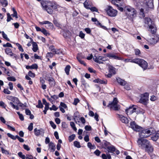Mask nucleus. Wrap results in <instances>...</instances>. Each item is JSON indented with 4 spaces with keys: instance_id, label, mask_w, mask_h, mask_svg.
Wrapping results in <instances>:
<instances>
[{
    "instance_id": "obj_1",
    "label": "nucleus",
    "mask_w": 159,
    "mask_h": 159,
    "mask_svg": "<svg viewBox=\"0 0 159 159\" xmlns=\"http://www.w3.org/2000/svg\"><path fill=\"white\" fill-rule=\"evenodd\" d=\"M41 4L43 10L46 11L50 14H52L53 12L52 8L55 10L58 6L55 2L44 1L41 2Z\"/></svg>"
},
{
    "instance_id": "obj_2",
    "label": "nucleus",
    "mask_w": 159,
    "mask_h": 159,
    "mask_svg": "<svg viewBox=\"0 0 159 159\" xmlns=\"http://www.w3.org/2000/svg\"><path fill=\"white\" fill-rule=\"evenodd\" d=\"M137 143L139 147L142 149H145L149 153L153 152V148L148 140L141 138L138 140Z\"/></svg>"
},
{
    "instance_id": "obj_3",
    "label": "nucleus",
    "mask_w": 159,
    "mask_h": 159,
    "mask_svg": "<svg viewBox=\"0 0 159 159\" xmlns=\"http://www.w3.org/2000/svg\"><path fill=\"white\" fill-rule=\"evenodd\" d=\"M155 129L153 128L144 129L142 130L139 133V135L141 138H147L152 134L155 132Z\"/></svg>"
},
{
    "instance_id": "obj_4",
    "label": "nucleus",
    "mask_w": 159,
    "mask_h": 159,
    "mask_svg": "<svg viewBox=\"0 0 159 159\" xmlns=\"http://www.w3.org/2000/svg\"><path fill=\"white\" fill-rule=\"evenodd\" d=\"M144 23L148 25L149 27V30L152 34L156 33L157 31V28L155 24L153 23L152 21L150 18L145 17L144 19Z\"/></svg>"
},
{
    "instance_id": "obj_5",
    "label": "nucleus",
    "mask_w": 159,
    "mask_h": 159,
    "mask_svg": "<svg viewBox=\"0 0 159 159\" xmlns=\"http://www.w3.org/2000/svg\"><path fill=\"white\" fill-rule=\"evenodd\" d=\"M128 18L132 20L136 16V11L133 8L130 7H126L125 8Z\"/></svg>"
},
{
    "instance_id": "obj_6",
    "label": "nucleus",
    "mask_w": 159,
    "mask_h": 159,
    "mask_svg": "<svg viewBox=\"0 0 159 159\" xmlns=\"http://www.w3.org/2000/svg\"><path fill=\"white\" fill-rule=\"evenodd\" d=\"M130 61L138 64L143 70H146L148 68L147 62L143 59L135 58L132 59Z\"/></svg>"
},
{
    "instance_id": "obj_7",
    "label": "nucleus",
    "mask_w": 159,
    "mask_h": 159,
    "mask_svg": "<svg viewBox=\"0 0 159 159\" xmlns=\"http://www.w3.org/2000/svg\"><path fill=\"white\" fill-rule=\"evenodd\" d=\"M118 101L116 98H114L112 102H110L107 106L110 109H113L115 111H118L120 109V106L118 104Z\"/></svg>"
},
{
    "instance_id": "obj_8",
    "label": "nucleus",
    "mask_w": 159,
    "mask_h": 159,
    "mask_svg": "<svg viewBox=\"0 0 159 159\" xmlns=\"http://www.w3.org/2000/svg\"><path fill=\"white\" fill-rule=\"evenodd\" d=\"M105 10L107 12V15L111 17H115L117 15V11L114 9L111 6H107L105 9Z\"/></svg>"
},
{
    "instance_id": "obj_9",
    "label": "nucleus",
    "mask_w": 159,
    "mask_h": 159,
    "mask_svg": "<svg viewBox=\"0 0 159 159\" xmlns=\"http://www.w3.org/2000/svg\"><path fill=\"white\" fill-rule=\"evenodd\" d=\"M138 108L137 106L132 105L125 110V112L128 115H131L136 111Z\"/></svg>"
},
{
    "instance_id": "obj_10",
    "label": "nucleus",
    "mask_w": 159,
    "mask_h": 159,
    "mask_svg": "<svg viewBox=\"0 0 159 159\" xmlns=\"http://www.w3.org/2000/svg\"><path fill=\"white\" fill-rule=\"evenodd\" d=\"M149 94L148 93L141 94L140 95V98L139 100V102L145 104L148 99Z\"/></svg>"
},
{
    "instance_id": "obj_11",
    "label": "nucleus",
    "mask_w": 159,
    "mask_h": 159,
    "mask_svg": "<svg viewBox=\"0 0 159 159\" xmlns=\"http://www.w3.org/2000/svg\"><path fill=\"white\" fill-rule=\"evenodd\" d=\"M130 127L135 131L139 132L142 129V128L137 125L134 121L130 122Z\"/></svg>"
},
{
    "instance_id": "obj_12",
    "label": "nucleus",
    "mask_w": 159,
    "mask_h": 159,
    "mask_svg": "<svg viewBox=\"0 0 159 159\" xmlns=\"http://www.w3.org/2000/svg\"><path fill=\"white\" fill-rule=\"evenodd\" d=\"M5 52L7 55L11 57H13V58H15L16 60H17L16 55L12 52V50L11 48H6L5 49Z\"/></svg>"
},
{
    "instance_id": "obj_13",
    "label": "nucleus",
    "mask_w": 159,
    "mask_h": 159,
    "mask_svg": "<svg viewBox=\"0 0 159 159\" xmlns=\"http://www.w3.org/2000/svg\"><path fill=\"white\" fill-rule=\"evenodd\" d=\"M105 55L107 57H108L110 58L111 59L118 60H121L122 59L121 57H118L117 56H116L115 54L113 53H107L105 54Z\"/></svg>"
},
{
    "instance_id": "obj_14",
    "label": "nucleus",
    "mask_w": 159,
    "mask_h": 159,
    "mask_svg": "<svg viewBox=\"0 0 159 159\" xmlns=\"http://www.w3.org/2000/svg\"><path fill=\"white\" fill-rule=\"evenodd\" d=\"M34 134L36 136H38L40 135H43L44 134V130L42 129H38L37 128L34 129Z\"/></svg>"
},
{
    "instance_id": "obj_15",
    "label": "nucleus",
    "mask_w": 159,
    "mask_h": 159,
    "mask_svg": "<svg viewBox=\"0 0 159 159\" xmlns=\"http://www.w3.org/2000/svg\"><path fill=\"white\" fill-rule=\"evenodd\" d=\"M111 144L109 142L105 140H103L102 143V148L105 149V150H106Z\"/></svg>"
},
{
    "instance_id": "obj_16",
    "label": "nucleus",
    "mask_w": 159,
    "mask_h": 159,
    "mask_svg": "<svg viewBox=\"0 0 159 159\" xmlns=\"http://www.w3.org/2000/svg\"><path fill=\"white\" fill-rule=\"evenodd\" d=\"M158 38L156 36L149 39L148 42L151 44H154L158 42Z\"/></svg>"
},
{
    "instance_id": "obj_17",
    "label": "nucleus",
    "mask_w": 159,
    "mask_h": 159,
    "mask_svg": "<svg viewBox=\"0 0 159 159\" xmlns=\"http://www.w3.org/2000/svg\"><path fill=\"white\" fill-rule=\"evenodd\" d=\"M119 118L120 120L122 123L125 124H128L129 123V120L128 118L123 115H119Z\"/></svg>"
},
{
    "instance_id": "obj_18",
    "label": "nucleus",
    "mask_w": 159,
    "mask_h": 159,
    "mask_svg": "<svg viewBox=\"0 0 159 159\" xmlns=\"http://www.w3.org/2000/svg\"><path fill=\"white\" fill-rule=\"evenodd\" d=\"M93 82L95 83H100L101 84H106L107 83V80L106 79L102 80L99 79L94 80Z\"/></svg>"
},
{
    "instance_id": "obj_19",
    "label": "nucleus",
    "mask_w": 159,
    "mask_h": 159,
    "mask_svg": "<svg viewBox=\"0 0 159 159\" xmlns=\"http://www.w3.org/2000/svg\"><path fill=\"white\" fill-rule=\"evenodd\" d=\"M49 84L51 87H54L56 83L55 80L52 77H48L47 79Z\"/></svg>"
},
{
    "instance_id": "obj_20",
    "label": "nucleus",
    "mask_w": 159,
    "mask_h": 159,
    "mask_svg": "<svg viewBox=\"0 0 159 159\" xmlns=\"http://www.w3.org/2000/svg\"><path fill=\"white\" fill-rule=\"evenodd\" d=\"M116 151V148L115 147L111 144L107 149L105 151V152H112Z\"/></svg>"
},
{
    "instance_id": "obj_21",
    "label": "nucleus",
    "mask_w": 159,
    "mask_h": 159,
    "mask_svg": "<svg viewBox=\"0 0 159 159\" xmlns=\"http://www.w3.org/2000/svg\"><path fill=\"white\" fill-rule=\"evenodd\" d=\"M121 0H112L111 1V3L116 6L117 7L120 6L121 5Z\"/></svg>"
},
{
    "instance_id": "obj_22",
    "label": "nucleus",
    "mask_w": 159,
    "mask_h": 159,
    "mask_svg": "<svg viewBox=\"0 0 159 159\" xmlns=\"http://www.w3.org/2000/svg\"><path fill=\"white\" fill-rule=\"evenodd\" d=\"M117 82L121 85H125L126 84V82L124 80L121 79L120 78H116Z\"/></svg>"
},
{
    "instance_id": "obj_23",
    "label": "nucleus",
    "mask_w": 159,
    "mask_h": 159,
    "mask_svg": "<svg viewBox=\"0 0 159 159\" xmlns=\"http://www.w3.org/2000/svg\"><path fill=\"white\" fill-rule=\"evenodd\" d=\"M49 147L51 152H54L56 149L55 145L52 142H50L49 143Z\"/></svg>"
},
{
    "instance_id": "obj_24",
    "label": "nucleus",
    "mask_w": 159,
    "mask_h": 159,
    "mask_svg": "<svg viewBox=\"0 0 159 159\" xmlns=\"http://www.w3.org/2000/svg\"><path fill=\"white\" fill-rule=\"evenodd\" d=\"M108 70L110 73H111V74L114 75L116 74L115 68L111 66H109Z\"/></svg>"
},
{
    "instance_id": "obj_25",
    "label": "nucleus",
    "mask_w": 159,
    "mask_h": 159,
    "mask_svg": "<svg viewBox=\"0 0 159 159\" xmlns=\"http://www.w3.org/2000/svg\"><path fill=\"white\" fill-rule=\"evenodd\" d=\"M90 2L89 0H86L84 3V6L86 9H88L90 8L91 5H90Z\"/></svg>"
},
{
    "instance_id": "obj_26",
    "label": "nucleus",
    "mask_w": 159,
    "mask_h": 159,
    "mask_svg": "<svg viewBox=\"0 0 159 159\" xmlns=\"http://www.w3.org/2000/svg\"><path fill=\"white\" fill-rule=\"evenodd\" d=\"M33 48L32 50L34 52H36L38 50V47L37 44L36 42H33L32 43Z\"/></svg>"
},
{
    "instance_id": "obj_27",
    "label": "nucleus",
    "mask_w": 159,
    "mask_h": 159,
    "mask_svg": "<svg viewBox=\"0 0 159 159\" xmlns=\"http://www.w3.org/2000/svg\"><path fill=\"white\" fill-rule=\"evenodd\" d=\"M39 23L41 25L48 24L49 26H53V24L52 23L48 21H43L42 22H40Z\"/></svg>"
},
{
    "instance_id": "obj_28",
    "label": "nucleus",
    "mask_w": 159,
    "mask_h": 159,
    "mask_svg": "<svg viewBox=\"0 0 159 159\" xmlns=\"http://www.w3.org/2000/svg\"><path fill=\"white\" fill-rule=\"evenodd\" d=\"M93 60L97 63H98L99 64H101L103 63V62L101 61H100L99 59V56H94L93 57Z\"/></svg>"
},
{
    "instance_id": "obj_29",
    "label": "nucleus",
    "mask_w": 159,
    "mask_h": 159,
    "mask_svg": "<svg viewBox=\"0 0 159 159\" xmlns=\"http://www.w3.org/2000/svg\"><path fill=\"white\" fill-rule=\"evenodd\" d=\"M147 1V0H146ZM149 1L147 3V5L150 8H153V3L152 0H149Z\"/></svg>"
},
{
    "instance_id": "obj_30",
    "label": "nucleus",
    "mask_w": 159,
    "mask_h": 159,
    "mask_svg": "<svg viewBox=\"0 0 159 159\" xmlns=\"http://www.w3.org/2000/svg\"><path fill=\"white\" fill-rule=\"evenodd\" d=\"M63 36L65 38H66L70 35V32L69 31L67 30H63Z\"/></svg>"
},
{
    "instance_id": "obj_31",
    "label": "nucleus",
    "mask_w": 159,
    "mask_h": 159,
    "mask_svg": "<svg viewBox=\"0 0 159 159\" xmlns=\"http://www.w3.org/2000/svg\"><path fill=\"white\" fill-rule=\"evenodd\" d=\"M11 10L13 11V14H11V15L13 17H15L16 18H18L17 14V11L16 10L15 8L14 7H12L11 8Z\"/></svg>"
},
{
    "instance_id": "obj_32",
    "label": "nucleus",
    "mask_w": 159,
    "mask_h": 159,
    "mask_svg": "<svg viewBox=\"0 0 159 159\" xmlns=\"http://www.w3.org/2000/svg\"><path fill=\"white\" fill-rule=\"evenodd\" d=\"M0 2L3 7H6L8 5L7 1L6 0H0Z\"/></svg>"
},
{
    "instance_id": "obj_33",
    "label": "nucleus",
    "mask_w": 159,
    "mask_h": 159,
    "mask_svg": "<svg viewBox=\"0 0 159 159\" xmlns=\"http://www.w3.org/2000/svg\"><path fill=\"white\" fill-rule=\"evenodd\" d=\"M88 147L90 149H93L96 148V146L94 145H93L90 142H88L87 143Z\"/></svg>"
},
{
    "instance_id": "obj_34",
    "label": "nucleus",
    "mask_w": 159,
    "mask_h": 159,
    "mask_svg": "<svg viewBox=\"0 0 159 159\" xmlns=\"http://www.w3.org/2000/svg\"><path fill=\"white\" fill-rule=\"evenodd\" d=\"M70 68V65H67L65 68V72L67 75H69Z\"/></svg>"
},
{
    "instance_id": "obj_35",
    "label": "nucleus",
    "mask_w": 159,
    "mask_h": 159,
    "mask_svg": "<svg viewBox=\"0 0 159 159\" xmlns=\"http://www.w3.org/2000/svg\"><path fill=\"white\" fill-rule=\"evenodd\" d=\"M36 107L38 108H43V105L40 100H38V104L36 106Z\"/></svg>"
},
{
    "instance_id": "obj_36",
    "label": "nucleus",
    "mask_w": 159,
    "mask_h": 159,
    "mask_svg": "<svg viewBox=\"0 0 159 159\" xmlns=\"http://www.w3.org/2000/svg\"><path fill=\"white\" fill-rule=\"evenodd\" d=\"M12 101V102H14L15 104L18 105L20 101L17 98L14 97Z\"/></svg>"
},
{
    "instance_id": "obj_37",
    "label": "nucleus",
    "mask_w": 159,
    "mask_h": 159,
    "mask_svg": "<svg viewBox=\"0 0 159 159\" xmlns=\"http://www.w3.org/2000/svg\"><path fill=\"white\" fill-rule=\"evenodd\" d=\"M74 145L75 147L77 148H79L81 147L80 142L77 141H75L74 142Z\"/></svg>"
},
{
    "instance_id": "obj_38",
    "label": "nucleus",
    "mask_w": 159,
    "mask_h": 159,
    "mask_svg": "<svg viewBox=\"0 0 159 159\" xmlns=\"http://www.w3.org/2000/svg\"><path fill=\"white\" fill-rule=\"evenodd\" d=\"M77 59L80 64H83L84 66H86V64L84 62V61L81 59L80 56H77Z\"/></svg>"
},
{
    "instance_id": "obj_39",
    "label": "nucleus",
    "mask_w": 159,
    "mask_h": 159,
    "mask_svg": "<svg viewBox=\"0 0 159 159\" xmlns=\"http://www.w3.org/2000/svg\"><path fill=\"white\" fill-rule=\"evenodd\" d=\"M70 125L73 129L75 131H76L77 130V128L75 126V125L74 122H71L70 123Z\"/></svg>"
},
{
    "instance_id": "obj_40",
    "label": "nucleus",
    "mask_w": 159,
    "mask_h": 159,
    "mask_svg": "<svg viewBox=\"0 0 159 159\" xmlns=\"http://www.w3.org/2000/svg\"><path fill=\"white\" fill-rule=\"evenodd\" d=\"M3 37L8 41H10V39L7 37V35L5 34L4 31L2 32Z\"/></svg>"
},
{
    "instance_id": "obj_41",
    "label": "nucleus",
    "mask_w": 159,
    "mask_h": 159,
    "mask_svg": "<svg viewBox=\"0 0 159 159\" xmlns=\"http://www.w3.org/2000/svg\"><path fill=\"white\" fill-rule=\"evenodd\" d=\"M75 136V134H72L68 138L69 142H71L73 140H74Z\"/></svg>"
},
{
    "instance_id": "obj_42",
    "label": "nucleus",
    "mask_w": 159,
    "mask_h": 159,
    "mask_svg": "<svg viewBox=\"0 0 159 159\" xmlns=\"http://www.w3.org/2000/svg\"><path fill=\"white\" fill-rule=\"evenodd\" d=\"M9 104L11 105L12 107L14 109H16V110H19V107L15 105L13 102H10L9 103Z\"/></svg>"
},
{
    "instance_id": "obj_43",
    "label": "nucleus",
    "mask_w": 159,
    "mask_h": 159,
    "mask_svg": "<svg viewBox=\"0 0 159 159\" xmlns=\"http://www.w3.org/2000/svg\"><path fill=\"white\" fill-rule=\"evenodd\" d=\"M16 45L18 47V49L20 51H21L22 52H24V50L22 46L19 43H16Z\"/></svg>"
},
{
    "instance_id": "obj_44",
    "label": "nucleus",
    "mask_w": 159,
    "mask_h": 159,
    "mask_svg": "<svg viewBox=\"0 0 159 159\" xmlns=\"http://www.w3.org/2000/svg\"><path fill=\"white\" fill-rule=\"evenodd\" d=\"M2 152L3 153L5 154L6 155L9 154V152L8 151L4 149L2 147H0Z\"/></svg>"
},
{
    "instance_id": "obj_45",
    "label": "nucleus",
    "mask_w": 159,
    "mask_h": 159,
    "mask_svg": "<svg viewBox=\"0 0 159 159\" xmlns=\"http://www.w3.org/2000/svg\"><path fill=\"white\" fill-rule=\"evenodd\" d=\"M7 135L8 137L10 138L11 139L13 140H15L16 139V135L15 136H14L12 135L11 134L9 133H8L7 134Z\"/></svg>"
},
{
    "instance_id": "obj_46",
    "label": "nucleus",
    "mask_w": 159,
    "mask_h": 159,
    "mask_svg": "<svg viewBox=\"0 0 159 159\" xmlns=\"http://www.w3.org/2000/svg\"><path fill=\"white\" fill-rule=\"evenodd\" d=\"M158 135H157L156 133L154 135L151 137V139L154 141H156L157 140L158 138Z\"/></svg>"
},
{
    "instance_id": "obj_47",
    "label": "nucleus",
    "mask_w": 159,
    "mask_h": 159,
    "mask_svg": "<svg viewBox=\"0 0 159 159\" xmlns=\"http://www.w3.org/2000/svg\"><path fill=\"white\" fill-rule=\"evenodd\" d=\"M77 114V112H76L74 114V120H75V122L76 123H77V121L76 119H77L78 120L77 122H79V121L78 120V118H79V117L78 116Z\"/></svg>"
},
{
    "instance_id": "obj_48",
    "label": "nucleus",
    "mask_w": 159,
    "mask_h": 159,
    "mask_svg": "<svg viewBox=\"0 0 159 159\" xmlns=\"http://www.w3.org/2000/svg\"><path fill=\"white\" fill-rule=\"evenodd\" d=\"M88 9H90L92 11H96L98 12V10L97 8L95 7H90V8Z\"/></svg>"
},
{
    "instance_id": "obj_49",
    "label": "nucleus",
    "mask_w": 159,
    "mask_h": 159,
    "mask_svg": "<svg viewBox=\"0 0 159 159\" xmlns=\"http://www.w3.org/2000/svg\"><path fill=\"white\" fill-rule=\"evenodd\" d=\"M59 106H61V107L64 108V109H66L67 108V107L66 104L65 103L62 102H60V105Z\"/></svg>"
},
{
    "instance_id": "obj_50",
    "label": "nucleus",
    "mask_w": 159,
    "mask_h": 159,
    "mask_svg": "<svg viewBox=\"0 0 159 159\" xmlns=\"http://www.w3.org/2000/svg\"><path fill=\"white\" fill-rule=\"evenodd\" d=\"M29 76L31 77L34 78L35 75L34 73H33L31 71H29L28 73Z\"/></svg>"
},
{
    "instance_id": "obj_51",
    "label": "nucleus",
    "mask_w": 159,
    "mask_h": 159,
    "mask_svg": "<svg viewBox=\"0 0 159 159\" xmlns=\"http://www.w3.org/2000/svg\"><path fill=\"white\" fill-rule=\"evenodd\" d=\"M61 53V51L59 49H55L53 53L54 54H60Z\"/></svg>"
},
{
    "instance_id": "obj_52",
    "label": "nucleus",
    "mask_w": 159,
    "mask_h": 159,
    "mask_svg": "<svg viewBox=\"0 0 159 159\" xmlns=\"http://www.w3.org/2000/svg\"><path fill=\"white\" fill-rule=\"evenodd\" d=\"M42 102L43 104L45 105V106H49V103L48 102H47L46 100V99L44 98H43L42 99Z\"/></svg>"
},
{
    "instance_id": "obj_53",
    "label": "nucleus",
    "mask_w": 159,
    "mask_h": 159,
    "mask_svg": "<svg viewBox=\"0 0 159 159\" xmlns=\"http://www.w3.org/2000/svg\"><path fill=\"white\" fill-rule=\"evenodd\" d=\"M17 114L19 116V117L21 120L23 121L24 120V117L22 114H20L19 112H17Z\"/></svg>"
},
{
    "instance_id": "obj_54",
    "label": "nucleus",
    "mask_w": 159,
    "mask_h": 159,
    "mask_svg": "<svg viewBox=\"0 0 159 159\" xmlns=\"http://www.w3.org/2000/svg\"><path fill=\"white\" fill-rule=\"evenodd\" d=\"M18 154L19 157L22 159H25V155L23 154L22 152H18Z\"/></svg>"
},
{
    "instance_id": "obj_55",
    "label": "nucleus",
    "mask_w": 159,
    "mask_h": 159,
    "mask_svg": "<svg viewBox=\"0 0 159 159\" xmlns=\"http://www.w3.org/2000/svg\"><path fill=\"white\" fill-rule=\"evenodd\" d=\"M3 46L5 48L6 47L12 48V45L9 43H7L6 44H3Z\"/></svg>"
},
{
    "instance_id": "obj_56",
    "label": "nucleus",
    "mask_w": 159,
    "mask_h": 159,
    "mask_svg": "<svg viewBox=\"0 0 159 159\" xmlns=\"http://www.w3.org/2000/svg\"><path fill=\"white\" fill-rule=\"evenodd\" d=\"M79 102L80 100L78 98H75L74 99V102H73V104L75 105H76Z\"/></svg>"
},
{
    "instance_id": "obj_57",
    "label": "nucleus",
    "mask_w": 159,
    "mask_h": 159,
    "mask_svg": "<svg viewBox=\"0 0 159 159\" xmlns=\"http://www.w3.org/2000/svg\"><path fill=\"white\" fill-rule=\"evenodd\" d=\"M140 15L142 17H144L145 16L144 13V10L143 9L141 8L140 9Z\"/></svg>"
},
{
    "instance_id": "obj_58",
    "label": "nucleus",
    "mask_w": 159,
    "mask_h": 159,
    "mask_svg": "<svg viewBox=\"0 0 159 159\" xmlns=\"http://www.w3.org/2000/svg\"><path fill=\"white\" fill-rule=\"evenodd\" d=\"M85 35V34L83 33L82 31H80V32L79 36L81 38V39H84V38Z\"/></svg>"
},
{
    "instance_id": "obj_59",
    "label": "nucleus",
    "mask_w": 159,
    "mask_h": 159,
    "mask_svg": "<svg viewBox=\"0 0 159 159\" xmlns=\"http://www.w3.org/2000/svg\"><path fill=\"white\" fill-rule=\"evenodd\" d=\"M135 54L136 55L139 56L140 54V50L138 49H136L134 50Z\"/></svg>"
},
{
    "instance_id": "obj_60",
    "label": "nucleus",
    "mask_w": 159,
    "mask_h": 159,
    "mask_svg": "<svg viewBox=\"0 0 159 159\" xmlns=\"http://www.w3.org/2000/svg\"><path fill=\"white\" fill-rule=\"evenodd\" d=\"M31 69H37L38 68V65L36 64H34L31 66Z\"/></svg>"
},
{
    "instance_id": "obj_61",
    "label": "nucleus",
    "mask_w": 159,
    "mask_h": 159,
    "mask_svg": "<svg viewBox=\"0 0 159 159\" xmlns=\"http://www.w3.org/2000/svg\"><path fill=\"white\" fill-rule=\"evenodd\" d=\"M7 22H9L10 21V20L11 19H12V18L11 17V15L9 13H7Z\"/></svg>"
},
{
    "instance_id": "obj_62",
    "label": "nucleus",
    "mask_w": 159,
    "mask_h": 159,
    "mask_svg": "<svg viewBox=\"0 0 159 159\" xmlns=\"http://www.w3.org/2000/svg\"><path fill=\"white\" fill-rule=\"evenodd\" d=\"M33 129V124L30 123L28 127V130L30 131H32Z\"/></svg>"
},
{
    "instance_id": "obj_63",
    "label": "nucleus",
    "mask_w": 159,
    "mask_h": 159,
    "mask_svg": "<svg viewBox=\"0 0 159 159\" xmlns=\"http://www.w3.org/2000/svg\"><path fill=\"white\" fill-rule=\"evenodd\" d=\"M7 80L9 81H16V79L13 77H8L7 78Z\"/></svg>"
},
{
    "instance_id": "obj_64",
    "label": "nucleus",
    "mask_w": 159,
    "mask_h": 159,
    "mask_svg": "<svg viewBox=\"0 0 159 159\" xmlns=\"http://www.w3.org/2000/svg\"><path fill=\"white\" fill-rule=\"evenodd\" d=\"M50 123L51 126L53 128V129H55L56 128V125L53 121H50Z\"/></svg>"
}]
</instances>
